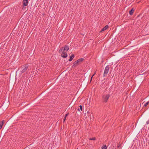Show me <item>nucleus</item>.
<instances>
[{"label": "nucleus", "mask_w": 149, "mask_h": 149, "mask_svg": "<svg viewBox=\"0 0 149 149\" xmlns=\"http://www.w3.org/2000/svg\"><path fill=\"white\" fill-rule=\"evenodd\" d=\"M149 104V101L146 102L144 105V107H146Z\"/></svg>", "instance_id": "nucleus-15"}, {"label": "nucleus", "mask_w": 149, "mask_h": 149, "mask_svg": "<svg viewBox=\"0 0 149 149\" xmlns=\"http://www.w3.org/2000/svg\"><path fill=\"white\" fill-rule=\"evenodd\" d=\"M77 110H78L80 112V113H79V114L81 113V112H80V110H79V108H78Z\"/></svg>", "instance_id": "nucleus-23"}, {"label": "nucleus", "mask_w": 149, "mask_h": 149, "mask_svg": "<svg viewBox=\"0 0 149 149\" xmlns=\"http://www.w3.org/2000/svg\"><path fill=\"white\" fill-rule=\"evenodd\" d=\"M69 113H67L65 114V117H66L67 116H68V115H69Z\"/></svg>", "instance_id": "nucleus-18"}, {"label": "nucleus", "mask_w": 149, "mask_h": 149, "mask_svg": "<svg viewBox=\"0 0 149 149\" xmlns=\"http://www.w3.org/2000/svg\"><path fill=\"white\" fill-rule=\"evenodd\" d=\"M146 123L147 124H149V120H148V121H147Z\"/></svg>", "instance_id": "nucleus-21"}, {"label": "nucleus", "mask_w": 149, "mask_h": 149, "mask_svg": "<svg viewBox=\"0 0 149 149\" xmlns=\"http://www.w3.org/2000/svg\"><path fill=\"white\" fill-rule=\"evenodd\" d=\"M96 74V72H95L94 73V74H93V75H92V77H93Z\"/></svg>", "instance_id": "nucleus-22"}, {"label": "nucleus", "mask_w": 149, "mask_h": 149, "mask_svg": "<svg viewBox=\"0 0 149 149\" xmlns=\"http://www.w3.org/2000/svg\"><path fill=\"white\" fill-rule=\"evenodd\" d=\"M66 117H65V116L64 118V119H63V121H64V122L65 120H66Z\"/></svg>", "instance_id": "nucleus-19"}, {"label": "nucleus", "mask_w": 149, "mask_h": 149, "mask_svg": "<svg viewBox=\"0 0 149 149\" xmlns=\"http://www.w3.org/2000/svg\"><path fill=\"white\" fill-rule=\"evenodd\" d=\"M69 49V46L67 45H66L65 46V47H61L59 50L58 52L61 53L63 51H68Z\"/></svg>", "instance_id": "nucleus-2"}, {"label": "nucleus", "mask_w": 149, "mask_h": 149, "mask_svg": "<svg viewBox=\"0 0 149 149\" xmlns=\"http://www.w3.org/2000/svg\"><path fill=\"white\" fill-rule=\"evenodd\" d=\"M134 8H132L131 10H130L129 11V14L131 15H132L134 13Z\"/></svg>", "instance_id": "nucleus-8"}, {"label": "nucleus", "mask_w": 149, "mask_h": 149, "mask_svg": "<svg viewBox=\"0 0 149 149\" xmlns=\"http://www.w3.org/2000/svg\"><path fill=\"white\" fill-rule=\"evenodd\" d=\"M28 67L29 65L28 64H26L22 65V70L21 71V72L22 73H23L25 72L28 69Z\"/></svg>", "instance_id": "nucleus-3"}, {"label": "nucleus", "mask_w": 149, "mask_h": 149, "mask_svg": "<svg viewBox=\"0 0 149 149\" xmlns=\"http://www.w3.org/2000/svg\"><path fill=\"white\" fill-rule=\"evenodd\" d=\"M61 53V56L63 58H66L68 56V54L66 52L63 51Z\"/></svg>", "instance_id": "nucleus-5"}, {"label": "nucleus", "mask_w": 149, "mask_h": 149, "mask_svg": "<svg viewBox=\"0 0 149 149\" xmlns=\"http://www.w3.org/2000/svg\"><path fill=\"white\" fill-rule=\"evenodd\" d=\"M108 27L109 26L108 25H106L102 29L101 31L100 32V33L106 30Z\"/></svg>", "instance_id": "nucleus-9"}, {"label": "nucleus", "mask_w": 149, "mask_h": 149, "mask_svg": "<svg viewBox=\"0 0 149 149\" xmlns=\"http://www.w3.org/2000/svg\"><path fill=\"white\" fill-rule=\"evenodd\" d=\"M101 149H107V146L106 145H103Z\"/></svg>", "instance_id": "nucleus-13"}, {"label": "nucleus", "mask_w": 149, "mask_h": 149, "mask_svg": "<svg viewBox=\"0 0 149 149\" xmlns=\"http://www.w3.org/2000/svg\"><path fill=\"white\" fill-rule=\"evenodd\" d=\"M110 96V95L109 94L107 95H102V100L103 102L106 103L107 102L108 100L109 97Z\"/></svg>", "instance_id": "nucleus-1"}, {"label": "nucleus", "mask_w": 149, "mask_h": 149, "mask_svg": "<svg viewBox=\"0 0 149 149\" xmlns=\"http://www.w3.org/2000/svg\"><path fill=\"white\" fill-rule=\"evenodd\" d=\"M74 57V54H71V56L70 57V58L69 59V61H71L72 60V59H73Z\"/></svg>", "instance_id": "nucleus-10"}, {"label": "nucleus", "mask_w": 149, "mask_h": 149, "mask_svg": "<svg viewBox=\"0 0 149 149\" xmlns=\"http://www.w3.org/2000/svg\"><path fill=\"white\" fill-rule=\"evenodd\" d=\"M70 104H71V103H70V104H69V106H70Z\"/></svg>", "instance_id": "nucleus-25"}, {"label": "nucleus", "mask_w": 149, "mask_h": 149, "mask_svg": "<svg viewBox=\"0 0 149 149\" xmlns=\"http://www.w3.org/2000/svg\"><path fill=\"white\" fill-rule=\"evenodd\" d=\"M79 64V63L78 61H77V60L76 61L73 63L72 67L73 68H74L77 66Z\"/></svg>", "instance_id": "nucleus-7"}, {"label": "nucleus", "mask_w": 149, "mask_h": 149, "mask_svg": "<svg viewBox=\"0 0 149 149\" xmlns=\"http://www.w3.org/2000/svg\"><path fill=\"white\" fill-rule=\"evenodd\" d=\"M4 120H3L1 121L0 123V129L2 128V127L4 123Z\"/></svg>", "instance_id": "nucleus-12"}, {"label": "nucleus", "mask_w": 149, "mask_h": 149, "mask_svg": "<svg viewBox=\"0 0 149 149\" xmlns=\"http://www.w3.org/2000/svg\"><path fill=\"white\" fill-rule=\"evenodd\" d=\"M89 139L90 140H95L96 139V138L95 137H94L93 138H89Z\"/></svg>", "instance_id": "nucleus-14"}, {"label": "nucleus", "mask_w": 149, "mask_h": 149, "mask_svg": "<svg viewBox=\"0 0 149 149\" xmlns=\"http://www.w3.org/2000/svg\"><path fill=\"white\" fill-rule=\"evenodd\" d=\"M121 144H120V143H118V144L117 146V148H119L121 146Z\"/></svg>", "instance_id": "nucleus-16"}, {"label": "nucleus", "mask_w": 149, "mask_h": 149, "mask_svg": "<svg viewBox=\"0 0 149 149\" xmlns=\"http://www.w3.org/2000/svg\"><path fill=\"white\" fill-rule=\"evenodd\" d=\"M109 69V65H107L105 68L103 74V76L105 77L108 72Z\"/></svg>", "instance_id": "nucleus-4"}, {"label": "nucleus", "mask_w": 149, "mask_h": 149, "mask_svg": "<svg viewBox=\"0 0 149 149\" xmlns=\"http://www.w3.org/2000/svg\"><path fill=\"white\" fill-rule=\"evenodd\" d=\"M79 107L80 108V110L82 111V107L81 105H80Z\"/></svg>", "instance_id": "nucleus-17"}, {"label": "nucleus", "mask_w": 149, "mask_h": 149, "mask_svg": "<svg viewBox=\"0 0 149 149\" xmlns=\"http://www.w3.org/2000/svg\"><path fill=\"white\" fill-rule=\"evenodd\" d=\"M93 77L92 76V77H91V79H90V83L91 82V81H92V79Z\"/></svg>", "instance_id": "nucleus-20"}, {"label": "nucleus", "mask_w": 149, "mask_h": 149, "mask_svg": "<svg viewBox=\"0 0 149 149\" xmlns=\"http://www.w3.org/2000/svg\"><path fill=\"white\" fill-rule=\"evenodd\" d=\"M87 113H88V114H90V115H91L90 113H89L88 111H87ZM88 116H89V114H88Z\"/></svg>", "instance_id": "nucleus-24"}, {"label": "nucleus", "mask_w": 149, "mask_h": 149, "mask_svg": "<svg viewBox=\"0 0 149 149\" xmlns=\"http://www.w3.org/2000/svg\"><path fill=\"white\" fill-rule=\"evenodd\" d=\"M77 60L78 61V62H79V63L80 64L84 60V59L83 58H81L78 59Z\"/></svg>", "instance_id": "nucleus-11"}, {"label": "nucleus", "mask_w": 149, "mask_h": 149, "mask_svg": "<svg viewBox=\"0 0 149 149\" xmlns=\"http://www.w3.org/2000/svg\"><path fill=\"white\" fill-rule=\"evenodd\" d=\"M28 0H23L22 1L23 6L24 7L28 5Z\"/></svg>", "instance_id": "nucleus-6"}]
</instances>
